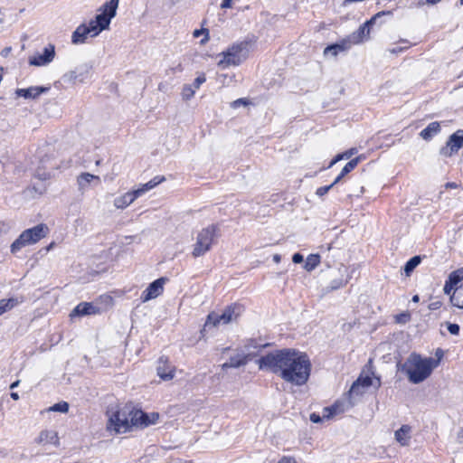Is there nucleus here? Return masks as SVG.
Here are the masks:
<instances>
[{"label":"nucleus","mask_w":463,"mask_h":463,"mask_svg":"<svg viewBox=\"0 0 463 463\" xmlns=\"http://www.w3.org/2000/svg\"><path fill=\"white\" fill-rule=\"evenodd\" d=\"M257 364L260 370H269L296 386L304 385L311 372V363L307 354L296 349L271 352L260 357Z\"/></svg>","instance_id":"1"},{"label":"nucleus","mask_w":463,"mask_h":463,"mask_svg":"<svg viewBox=\"0 0 463 463\" xmlns=\"http://www.w3.org/2000/svg\"><path fill=\"white\" fill-rule=\"evenodd\" d=\"M438 365L439 360L411 353L405 362L399 363L397 367L407 375L410 383L418 384L428 379Z\"/></svg>","instance_id":"2"},{"label":"nucleus","mask_w":463,"mask_h":463,"mask_svg":"<svg viewBox=\"0 0 463 463\" xmlns=\"http://www.w3.org/2000/svg\"><path fill=\"white\" fill-rule=\"evenodd\" d=\"M148 423L146 413L125 406L110 416L108 429L113 430L117 433H125L130 430L132 427L145 428L148 426Z\"/></svg>","instance_id":"3"},{"label":"nucleus","mask_w":463,"mask_h":463,"mask_svg":"<svg viewBox=\"0 0 463 463\" xmlns=\"http://www.w3.org/2000/svg\"><path fill=\"white\" fill-rule=\"evenodd\" d=\"M251 45L252 42L250 40L233 43L219 54L222 59L217 63L218 67L224 70L231 66L240 65L248 58Z\"/></svg>","instance_id":"4"},{"label":"nucleus","mask_w":463,"mask_h":463,"mask_svg":"<svg viewBox=\"0 0 463 463\" xmlns=\"http://www.w3.org/2000/svg\"><path fill=\"white\" fill-rule=\"evenodd\" d=\"M48 232L47 225L43 223L24 231L11 244V252L15 254L21 249L38 242L41 239L47 236Z\"/></svg>","instance_id":"5"},{"label":"nucleus","mask_w":463,"mask_h":463,"mask_svg":"<svg viewBox=\"0 0 463 463\" xmlns=\"http://www.w3.org/2000/svg\"><path fill=\"white\" fill-rule=\"evenodd\" d=\"M165 178L162 175L155 176L149 182L141 184L137 189L128 191L123 195L117 197L114 200V206L117 209L123 210L130 205L137 198L144 195L146 192L155 188L159 184L163 183Z\"/></svg>","instance_id":"6"},{"label":"nucleus","mask_w":463,"mask_h":463,"mask_svg":"<svg viewBox=\"0 0 463 463\" xmlns=\"http://www.w3.org/2000/svg\"><path fill=\"white\" fill-rule=\"evenodd\" d=\"M118 2L119 0H109L100 6V13L89 24L93 28L94 34L98 35L109 27L111 19L116 16Z\"/></svg>","instance_id":"7"},{"label":"nucleus","mask_w":463,"mask_h":463,"mask_svg":"<svg viewBox=\"0 0 463 463\" xmlns=\"http://www.w3.org/2000/svg\"><path fill=\"white\" fill-rule=\"evenodd\" d=\"M243 306L235 303L228 306L221 315L215 312H212L207 317L204 327L228 325L236 321L243 313Z\"/></svg>","instance_id":"8"},{"label":"nucleus","mask_w":463,"mask_h":463,"mask_svg":"<svg viewBox=\"0 0 463 463\" xmlns=\"http://www.w3.org/2000/svg\"><path fill=\"white\" fill-rule=\"evenodd\" d=\"M217 230L216 225H210L198 232L192 252L194 258L203 256L210 250L213 240L217 235Z\"/></svg>","instance_id":"9"},{"label":"nucleus","mask_w":463,"mask_h":463,"mask_svg":"<svg viewBox=\"0 0 463 463\" xmlns=\"http://www.w3.org/2000/svg\"><path fill=\"white\" fill-rule=\"evenodd\" d=\"M463 147V130H458L449 136L446 145L439 150V154L445 157H450Z\"/></svg>","instance_id":"10"},{"label":"nucleus","mask_w":463,"mask_h":463,"mask_svg":"<svg viewBox=\"0 0 463 463\" xmlns=\"http://www.w3.org/2000/svg\"><path fill=\"white\" fill-rule=\"evenodd\" d=\"M92 65L90 63H83L76 67L73 71H69L64 75V78L72 83H83L91 77Z\"/></svg>","instance_id":"11"},{"label":"nucleus","mask_w":463,"mask_h":463,"mask_svg":"<svg viewBox=\"0 0 463 463\" xmlns=\"http://www.w3.org/2000/svg\"><path fill=\"white\" fill-rule=\"evenodd\" d=\"M55 57V47L49 44L43 49V53H37L29 59V64L33 66H46L51 63Z\"/></svg>","instance_id":"12"},{"label":"nucleus","mask_w":463,"mask_h":463,"mask_svg":"<svg viewBox=\"0 0 463 463\" xmlns=\"http://www.w3.org/2000/svg\"><path fill=\"white\" fill-rule=\"evenodd\" d=\"M165 281V278H159L150 283L149 286L142 292V302H147L160 296L163 293Z\"/></svg>","instance_id":"13"},{"label":"nucleus","mask_w":463,"mask_h":463,"mask_svg":"<svg viewBox=\"0 0 463 463\" xmlns=\"http://www.w3.org/2000/svg\"><path fill=\"white\" fill-rule=\"evenodd\" d=\"M88 36L95 37L93 28L90 24H82L79 25L73 32L71 36V42L73 44H80L85 43Z\"/></svg>","instance_id":"14"},{"label":"nucleus","mask_w":463,"mask_h":463,"mask_svg":"<svg viewBox=\"0 0 463 463\" xmlns=\"http://www.w3.org/2000/svg\"><path fill=\"white\" fill-rule=\"evenodd\" d=\"M157 375L164 381H170L175 376V366L168 363L166 357H160L156 367Z\"/></svg>","instance_id":"15"},{"label":"nucleus","mask_w":463,"mask_h":463,"mask_svg":"<svg viewBox=\"0 0 463 463\" xmlns=\"http://www.w3.org/2000/svg\"><path fill=\"white\" fill-rule=\"evenodd\" d=\"M353 46L348 37L339 41L336 43L328 45L324 50V55L336 57L339 52H346Z\"/></svg>","instance_id":"16"},{"label":"nucleus","mask_w":463,"mask_h":463,"mask_svg":"<svg viewBox=\"0 0 463 463\" xmlns=\"http://www.w3.org/2000/svg\"><path fill=\"white\" fill-rule=\"evenodd\" d=\"M100 312V308L92 303L81 302L78 304L71 313V317H83L88 315H96Z\"/></svg>","instance_id":"17"},{"label":"nucleus","mask_w":463,"mask_h":463,"mask_svg":"<svg viewBox=\"0 0 463 463\" xmlns=\"http://www.w3.org/2000/svg\"><path fill=\"white\" fill-rule=\"evenodd\" d=\"M35 443L39 445L52 444L55 447L60 446V439L58 433L55 430H44L39 433V436L35 439Z\"/></svg>","instance_id":"18"},{"label":"nucleus","mask_w":463,"mask_h":463,"mask_svg":"<svg viewBox=\"0 0 463 463\" xmlns=\"http://www.w3.org/2000/svg\"><path fill=\"white\" fill-rule=\"evenodd\" d=\"M48 90L49 88L47 87H30L27 89H17L15 90V95L24 99H36L41 94L45 93Z\"/></svg>","instance_id":"19"},{"label":"nucleus","mask_w":463,"mask_h":463,"mask_svg":"<svg viewBox=\"0 0 463 463\" xmlns=\"http://www.w3.org/2000/svg\"><path fill=\"white\" fill-rule=\"evenodd\" d=\"M92 182H96V184H99V182H100L99 176L90 174V173H81L77 177V184H78L79 190L81 192H84L86 189H88L90 184Z\"/></svg>","instance_id":"20"},{"label":"nucleus","mask_w":463,"mask_h":463,"mask_svg":"<svg viewBox=\"0 0 463 463\" xmlns=\"http://www.w3.org/2000/svg\"><path fill=\"white\" fill-rule=\"evenodd\" d=\"M411 428L409 425H402L394 432L395 440L402 446H408L411 440Z\"/></svg>","instance_id":"21"},{"label":"nucleus","mask_w":463,"mask_h":463,"mask_svg":"<svg viewBox=\"0 0 463 463\" xmlns=\"http://www.w3.org/2000/svg\"><path fill=\"white\" fill-rule=\"evenodd\" d=\"M370 34V29L363 24L355 32L352 33L347 37L353 45L359 44L364 42Z\"/></svg>","instance_id":"22"},{"label":"nucleus","mask_w":463,"mask_h":463,"mask_svg":"<svg viewBox=\"0 0 463 463\" xmlns=\"http://www.w3.org/2000/svg\"><path fill=\"white\" fill-rule=\"evenodd\" d=\"M440 131V126L439 122H431L424 129H422L420 133V136L424 140H430L435 135H437Z\"/></svg>","instance_id":"23"},{"label":"nucleus","mask_w":463,"mask_h":463,"mask_svg":"<svg viewBox=\"0 0 463 463\" xmlns=\"http://www.w3.org/2000/svg\"><path fill=\"white\" fill-rule=\"evenodd\" d=\"M360 162V157H355L352 160H350L342 169V171L340 172V174L337 175V177L335 179L334 181V184H337L339 183L342 178L347 175L348 173H350L352 170H354L356 165H358V163Z\"/></svg>","instance_id":"24"},{"label":"nucleus","mask_w":463,"mask_h":463,"mask_svg":"<svg viewBox=\"0 0 463 463\" xmlns=\"http://www.w3.org/2000/svg\"><path fill=\"white\" fill-rule=\"evenodd\" d=\"M450 302L454 307L463 308V283L455 288L450 296Z\"/></svg>","instance_id":"25"},{"label":"nucleus","mask_w":463,"mask_h":463,"mask_svg":"<svg viewBox=\"0 0 463 463\" xmlns=\"http://www.w3.org/2000/svg\"><path fill=\"white\" fill-rule=\"evenodd\" d=\"M250 359V354H237L230 358L229 364L232 368H239L245 365Z\"/></svg>","instance_id":"26"},{"label":"nucleus","mask_w":463,"mask_h":463,"mask_svg":"<svg viewBox=\"0 0 463 463\" xmlns=\"http://www.w3.org/2000/svg\"><path fill=\"white\" fill-rule=\"evenodd\" d=\"M365 390L366 388H364L359 382H354L349 391L350 403L354 405V402L352 401V399L362 396L365 392Z\"/></svg>","instance_id":"27"},{"label":"nucleus","mask_w":463,"mask_h":463,"mask_svg":"<svg viewBox=\"0 0 463 463\" xmlns=\"http://www.w3.org/2000/svg\"><path fill=\"white\" fill-rule=\"evenodd\" d=\"M320 263V255L319 254H310L307 256L304 269L307 271L314 270Z\"/></svg>","instance_id":"28"},{"label":"nucleus","mask_w":463,"mask_h":463,"mask_svg":"<svg viewBox=\"0 0 463 463\" xmlns=\"http://www.w3.org/2000/svg\"><path fill=\"white\" fill-rule=\"evenodd\" d=\"M420 257L414 256L411 258L404 266V272L407 276H409L413 269L420 263Z\"/></svg>","instance_id":"29"},{"label":"nucleus","mask_w":463,"mask_h":463,"mask_svg":"<svg viewBox=\"0 0 463 463\" xmlns=\"http://www.w3.org/2000/svg\"><path fill=\"white\" fill-rule=\"evenodd\" d=\"M17 300L14 298L9 299H1L0 300V316L5 313L6 311L12 309L14 307L17 305Z\"/></svg>","instance_id":"30"},{"label":"nucleus","mask_w":463,"mask_h":463,"mask_svg":"<svg viewBox=\"0 0 463 463\" xmlns=\"http://www.w3.org/2000/svg\"><path fill=\"white\" fill-rule=\"evenodd\" d=\"M356 381L363 384V386L366 389L372 385H373L375 388H379L381 385L379 378H377L375 383H373V379L368 375L360 376Z\"/></svg>","instance_id":"31"},{"label":"nucleus","mask_w":463,"mask_h":463,"mask_svg":"<svg viewBox=\"0 0 463 463\" xmlns=\"http://www.w3.org/2000/svg\"><path fill=\"white\" fill-rule=\"evenodd\" d=\"M194 93H195V90L193 88V86L189 85V84H185L183 87L181 95H182L183 99L189 100L194 97Z\"/></svg>","instance_id":"32"},{"label":"nucleus","mask_w":463,"mask_h":463,"mask_svg":"<svg viewBox=\"0 0 463 463\" xmlns=\"http://www.w3.org/2000/svg\"><path fill=\"white\" fill-rule=\"evenodd\" d=\"M49 411L66 413L69 411V403L67 402H61L55 403L54 405L49 408Z\"/></svg>","instance_id":"33"},{"label":"nucleus","mask_w":463,"mask_h":463,"mask_svg":"<svg viewBox=\"0 0 463 463\" xmlns=\"http://www.w3.org/2000/svg\"><path fill=\"white\" fill-rule=\"evenodd\" d=\"M202 34L204 35V37L200 41L201 44H205L209 41V31L208 29H196L194 31L193 35L195 38H198Z\"/></svg>","instance_id":"34"},{"label":"nucleus","mask_w":463,"mask_h":463,"mask_svg":"<svg viewBox=\"0 0 463 463\" xmlns=\"http://www.w3.org/2000/svg\"><path fill=\"white\" fill-rule=\"evenodd\" d=\"M449 279L456 285L460 282L463 279V268L451 272Z\"/></svg>","instance_id":"35"},{"label":"nucleus","mask_w":463,"mask_h":463,"mask_svg":"<svg viewBox=\"0 0 463 463\" xmlns=\"http://www.w3.org/2000/svg\"><path fill=\"white\" fill-rule=\"evenodd\" d=\"M391 12H386V11H382V12H379L377 13L376 14H374L370 20L366 21L364 23V25L367 26L369 29L370 27L375 24L376 20L381 17L382 15H384V14H390Z\"/></svg>","instance_id":"36"},{"label":"nucleus","mask_w":463,"mask_h":463,"mask_svg":"<svg viewBox=\"0 0 463 463\" xmlns=\"http://www.w3.org/2000/svg\"><path fill=\"white\" fill-rule=\"evenodd\" d=\"M206 80V77L204 75V73H201L200 75H198L195 80H194V83L192 84L193 88L194 90H198L200 88V86L204 83Z\"/></svg>","instance_id":"37"},{"label":"nucleus","mask_w":463,"mask_h":463,"mask_svg":"<svg viewBox=\"0 0 463 463\" xmlns=\"http://www.w3.org/2000/svg\"><path fill=\"white\" fill-rule=\"evenodd\" d=\"M455 286H456V284L451 282V280L448 279L444 285V288H443L444 293L451 296L456 288Z\"/></svg>","instance_id":"38"},{"label":"nucleus","mask_w":463,"mask_h":463,"mask_svg":"<svg viewBox=\"0 0 463 463\" xmlns=\"http://www.w3.org/2000/svg\"><path fill=\"white\" fill-rule=\"evenodd\" d=\"M336 184H334V182L329 184V185H326V186H322V187H319L317 189V192L316 194L318 195V196H324L325 194H326L333 187L334 185H335Z\"/></svg>","instance_id":"39"},{"label":"nucleus","mask_w":463,"mask_h":463,"mask_svg":"<svg viewBox=\"0 0 463 463\" xmlns=\"http://www.w3.org/2000/svg\"><path fill=\"white\" fill-rule=\"evenodd\" d=\"M448 331L453 335H458L459 334V326L458 324L447 323Z\"/></svg>","instance_id":"40"},{"label":"nucleus","mask_w":463,"mask_h":463,"mask_svg":"<svg viewBox=\"0 0 463 463\" xmlns=\"http://www.w3.org/2000/svg\"><path fill=\"white\" fill-rule=\"evenodd\" d=\"M249 104V101L246 99H238L232 102L231 107L232 109H237L240 106H247Z\"/></svg>","instance_id":"41"},{"label":"nucleus","mask_w":463,"mask_h":463,"mask_svg":"<svg viewBox=\"0 0 463 463\" xmlns=\"http://www.w3.org/2000/svg\"><path fill=\"white\" fill-rule=\"evenodd\" d=\"M347 282H348V279H345V280L344 279H340L339 281L335 280V281L332 282L331 288L333 289H336V288H339L341 287H344L345 285L347 284Z\"/></svg>","instance_id":"42"},{"label":"nucleus","mask_w":463,"mask_h":463,"mask_svg":"<svg viewBox=\"0 0 463 463\" xmlns=\"http://www.w3.org/2000/svg\"><path fill=\"white\" fill-rule=\"evenodd\" d=\"M259 347H260V345H259L257 344V342L255 340H252V339L249 340L248 343L245 345V348L247 350H250L251 348L257 349Z\"/></svg>","instance_id":"43"},{"label":"nucleus","mask_w":463,"mask_h":463,"mask_svg":"<svg viewBox=\"0 0 463 463\" xmlns=\"http://www.w3.org/2000/svg\"><path fill=\"white\" fill-rule=\"evenodd\" d=\"M278 463H297L293 457L283 456Z\"/></svg>","instance_id":"44"},{"label":"nucleus","mask_w":463,"mask_h":463,"mask_svg":"<svg viewBox=\"0 0 463 463\" xmlns=\"http://www.w3.org/2000/svg\"><path fill=\"white\" fill-rule=\"evenodd\" d=\"M345 159L344 153L338 154L335 156V157L330 162L328 168L332 167L335 164H336L338 161Z\"/></svg>","instance_id":"45"},{"label":"nucleus","mask_w":463,"mask_h":463,"mask_svg":"<svg viewBox=\"0 0 463 463\" xmlns=\"http://www.w3.org/2000/svg\"><path fill=\"white\" fill-rule=\"evenodd\" d=\"M159 415L157 413H152L151 415L147 414V420H149L148 426L156 423Z\"/></svg>","instance_id":"46"},{"label":"nucleus","mask_w":463,"mask_h":463,"mask_svg":"<svg viewBox=\"0 0 463 463\" xmlns=\"http://www.w3.org/2000/svg\"><path fill=\"white\" fill-rule=\"evenodd\" d=\"M304 258L303 255L300 253H295L292 257V261L294 263H301L303 261Z\"/></svg>","instance_id":"47"},{"label":"nucleus","mask_w":463,"mask_h":463,"mask_svg":"<svg viewBox=\"0 0 463 463\" xmlns=\"http://www.w3.org/2000/svg\"><path fill=\"white\" fill-rule=\"evenodd\" d=\"M310 420L314 423H319L322 421V418L318 414L312 413L310 415Z\"/></svg>","instance_id":"48"},{"label":"nucleus","mask_w":463,"mask_h":463,"mask_svg":"<svg viewBox=\"0 0 463 463\" xmlns=\"http://www.w3.org/2000/svg\"><path fill=\"white\" fill-rule=\"evenodd\" d=\"M410 318V316L408 314H401L398 318H397V321L398 322H402V323H405L409 320Z\"/></svg>","instance_id":"49"},{"label":"nucleus","mask_w":463,"mask_h":463,"mask_svg":"<svg viewBox=\"0 0 463 463\" xmlns=\"http://www.w3.org/2000/svg\"><path fill=\"white\" fill-rule=\"evenodd\" d=\"M456 441L458 444H463V428L458 432Z\"/></svg>","instance_id":"50"},{"label":"nucleus","mask_w":463,"mask_h":463,"mask_svg":"<svg viewBox=\"0 0 463 463\" xmlns=\"http://www.w3.org/2000/svg\"><path fill=\"white\" fill-rule=\"evenodd\" d=\"M356 152L355 148H351L344 152L345 159L350 158Z\"/></svg>","instance_id":"51"},{"label":"nucleus","mask_w":463,"mask_h":463,"mask_svg":"<svg viewBox=\"0 0 463 463\" xmlns=\"http://www.w3.org/2000/svg\"><path fill=\"white\" fill-rule=\"evenodd\" d=\"M232 0H222V2L221 4V7L222 9L230 8V7H232Z\"/></svg>","instance_id":"52"},{"label":"nucleus","mask_w":463,"mask_h":463,"mask_svg":"<svg viewBox=\"0 0 463 463\" xmlns=\"http://www.w3.org/2000/svg\"><path fill=\"white\" fill-rule=\"evenodd\" d=\"M11 51H12V48H11V47H5V48H4V49L1 51V55H2L3 57H7V56L10 54Z\"/></svg>","instance_id":"53"},{"label":"nucleus","mask_w":463,"mask_h":463,"mask_svg":"<svg viewBox=\"0 0 463 463\" xmlns=\"http://www.w3.org/2000/svg\"><path fill=\"white\" fill-rule=\"evenodd\" d=\"M440 307V302L437 301V302H433L431 303L430 306H429V308L430 310H435L437 308H439Z\"/></svg>","instance_id":"54"},{"label":"nucleus","mask_w":463,"mask_h":463,"mask_svg":"<svg viewBox=\"0 0 463 463\" xmlns=\"http://www.w3.org/2000/svg\"><path fill=\"white\" fill-rule=\"evenodd\" d=\"M37 176L40 178V179H43V180H46L48 178H50V174H40L39 172L37 173Z\"/></svg>","instance_id":"55"},{"label":"nucleus","mask_w":463,"mask_h":463,"mask_svg":"<svg viewBox=\"0 0 463 463\" xmlns=\"http://www.w3.org/2000/svg\"><path fill=\"white\" fill-rule=\"evenodd\" d=\"M325 410L330 411V413L328 415H326L327 418H329L330 415H333L336 412V408L335 406H333L331 408H326Z\"/></svg>","instance_id":"56"},{"label":"nucleus","mask_w":463,"mask_h":463,"mask_svg":"<svg viewBox=\"0 0 463 463\" xmlns=\"http://www.w3.org/2000/svg\"><path fill=\"white\" fill-rule=\"evenodd\" d=\"M445 186H446V188H457L458 184L456 183L451 182V183H447L445 184Z\"/></svg>","instance_id":"57"},{"label":"nucleus","mask_w":463,"mask_h":463,"mask_svg":"<svg viewBox=\"0 0 463 463\" xmlns=\"http://www.w3.org/2000/svg\"><path fill=\"white\" fill-rule=\"evenodd\" d=\"M281 260V257L279 254H275L273 255V260L276 262V263H279Z\"/></svg>","instance_id":"58"},{"label":"nucleus","mask_w":463,"mask_h":463,"mask_svg":"<svg viewBox=\"0 0 463 463\" xmlns=\"http://www.w3.org/2000/svg\"><path fill=\"white\" fill-rule=\"evenodd\" d=\"M11 398L14 399V401H17L19 400V395L17 392H11Z\"/></svg>","instance_id":"59"},{"label":"nucleus","mask_w":463,"mask_h":463,"mask_svg":"<svg viewBox=\"0 0 463 463\" xmlns=\"http://www.w3.org/2000/svg\"><path fill=\"white\" fill-rule=\"evenodd\" d=\"M19 383H20V381H15V382H14V383L10 385V388H11V389H14V388H16V387L19 385Z\"/></svg>","instance_id":"60"},{"label":"nucleus","mask_w":463,"mask_h":463,"mask_svg":"<svg viewBox=\"0 0 463 463\" xmlns=\"http://www.w3.org/2000/svg\"><path fill=\"white\" fill-rule=\"evenodd\" d=\"M222 368L223 370H226V369H228V368H232V366H230L229 362H226V363H224V364L222 365Z\"/></svg>","instance_id":"61"},{"label":"nucleus","mask_w":463,"mask_h":463,"mask_svg":"<svg viewBox=\"0 0 463 463\" xmlns=\"http://www.w3.org/2000/svg\"><path fill=\"white\" fill-rule=\"evenodd\" d=\"M419 300H420V298H419L418 295H415V296L412 297V301L413 302H419Z\"/></svg>","instance_id":"62"},{"label":"nucleus","mask_w":463,"mask_h":463,"mask_svg":"<svg viewBox=\"0 0 463 463\" xmlns=\"http://www.w3.org/2000/svg\"><path fill=\"white\" fill-rule=\"evenodd\" d=\"M436 354H437V355H439V357L437 359V360H439V359H440V357H441V355H442V351H441L440 349H438V350H437Z\"/></svg>","instance_id":"63"},{"label":"nucleus","mask_w":463,"mask_h":463,"mask_svg":"<svg viewBox=\"0 0 463 463\" xmlns=\"http://www.w3.org/2000/svg\"><path fill=\"white\" fill-rule=\"evenodd\" d=\"M400 51H401V49H392V52H394V53H395V52H400Z\"/></svg>","instance_id":"64"}]
</instances>
